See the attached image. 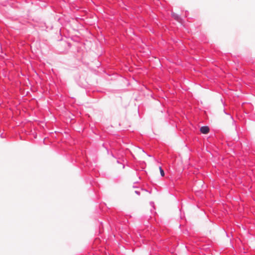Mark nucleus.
<instances>
[{"label": "nucleus", "mask_w": 255, "mask_h": 255, "mask_svg": "<svg viewBox=\"0 0 255 255\" xmlns=\"http://www.w3.org/2000/svg\"><path fill=\"white\" fill-rule=\"evenodd\" d=\"M200 131L204 134H207L209 131V128L208 127L204 126L200 128Z\"/></svg>", "instance_id": "obj_1"}, {"label": "nucleus", "mask_w": 255, "mask_h": 255, "mask_svg": "<svg viewBox=\"0 0 255 255\" xmlns=\"http://www.w3.org/2000/svg\"><path fill=\"white\" fill-rule=\"evenodd\" d=\"M172 16L175 20L179 21H180V18L179 17L177 14L173 12L172 13Z\"/></svg>", "instance_id": "obj_2"}, {"label": "nucleus", "mask_w": 255, "mask_h": 255, "mask_svg": "<svg viewBox=\"0 0 255 255\" xmlns=\"http://www.w3.org/2000/svg\"><path fill=\"white\" fill-rule=\"evenodd\" d=\"M159 171L162 176H164V172L161 167H159Z\"/></svg>", "instance_id": "obj_3"}, {"label": "nucleus", "mask_w": 255, "mask_h": 255, "mask_svg": "<svg viewBox=\"0 0 255 255\" xmlns=\"http://www.w3.org/2000/svg\"><path fill=\"white\" fill-rule=\"evenodd\" d=\"M135 193L137 195H138V192L137 191H135Z\"/></svg>", "instance_id": "obj_4"}]
</instances>
